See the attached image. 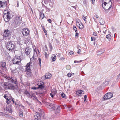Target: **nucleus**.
Returning <instances> with one entry per match:
<instances>
[{"label":"nucleus","instance_id":"2","mask_svg":"<svg viewBox=\"0 0 120 120\" xmlns=\"http://www.w3.org/2000/svg\"><path fill=\"white\" fill-rule=\"evenodd\" d=\"M5 78L8 80L9 82L14 83L16 84L17 83L16 78L15 77H11V78L8 76L5 75Z\"/></svg>","mask_w":120,"mask_h":120},{"label":"nucleus","instance_id":"25","mask_svg":"<svg viewBox=\"0 0 120 120\" xmlns=\"http://www.w3.org/2000/svg\"><path fill=\"white\" fill-rule=\"evenodd\" d=\"M51 58L52 59V61H54L56 60V56L54 54L52 55L51 57Z\"/></svg>","mask_w":120,"mask_h":120},{"label":"nucleus","instance_id":"24","mask_svg":"<svg viewBox=\"0 0 120 120\" xmlns=\"http://www.w3.org/2000/svg\"><path fill=\"white\" fill-rule=\"evenodd\" d=\"M100 19L99 22L100 24L102 25H103L105 23V22L104 20L102 18Z\"/></svg>","mask_w":120,"mask_h":120},{"label":"nucleus","instance_id":"49","mask_svg":"<svg viewBox=\"0 0 120 120\" xmlns=\"http://www.w3.org/2000/svg\"><path fill=\"white\" fill-rule=\"evenodd\" d=\"M4 97L6 99H7L8 98V96H7L6 95H4Z\"/></svg>","mask_w":120,"mask_h":120},{"label":"nucleus","instance_id":"7","mask_svg":"<svg viewBox=\"0 0 120 120\" xmlns=\"http://www.w3.org/2000/svg\"><path fill=\"white\" fill-rule=\"evenodd\" d=\"M3 16L5 21L6 22L9 21L10 19V17L8 12H7V13H5L3 15Z\"/></svg>","mask_w":120,"mask_h":120},{"label":"nucleus","instance_id":"19","mask_svg":"<svg viewBox=\"0 0 120 120\" xmlns=\"http://www.w3.org/2000/svg\"><path fill=\"white\" fill-rule=\"evenodd\" d=\"M1 65L3 68H6V65L5 61H1Z\"/></svg>","mask_w":120,"mask_h":120},{"label":"nucleus","instance_id":"32","mask_svg":"<svg viewBox=\"0 0 120 120\" xmlns=\"http://www.w3.org/2000/svg\"><path fill=\"white\" fill-rule=\"evenodd\" d=\"M5 4V3L0 1V5L1 7H3Z\"/></svg>","mask_w":120,"mask_h":120},{"label":"nucleus","instance_id":"39","mask_svg":"<svg viewBox=\"0 0 120 120\" xmlns=\"http://www.w3.org/2000/svg\"><path fill=\"white\" fill-rule=\"evenodd\" d=\"M62 97L63 98H64L65 97V95L63 93H62L61 94Z\"/></svg>","mask_w":120,"mask_h":120},{"label":"nucleus","instance_id":"42","mask_svg":"<svg viewBox=\"0 0 120 120\" xmlns=\"http://www.w3.org/2000/svg\"><path fill=\"white\" fill-rule=\"evenodd\" d=\"M38 61H39V64L40 65V64H41V60L40 59V58H38Z\"/></svg>","mask_w":120,"mask_h":120},{"label":"nucleus","instance_id":"37","mask_svg":"<svg viewBox=\"0 0 120 120\" xmlns=\"http://www.w3.org/2000/svg\"><path fill=\"white\" fill-rule=\"evenodd\" d=\"M65 59V58L64 57H61L60 59V60L62 61H64Z\"/></svg>","mask_w":120,"mask_h":120},{"label":"nucleus","instance_id":"23","mask_svg":"<svg viewBox=\"0 0 120 120\" xmlns=\"http://www.w3.org/2000/svg\"><path fill=\"white\" fill-rule=\"evenodd\" d=\"M52 109L54 110H58V106L54 104Z\"/></svg>","mask_w":120,"mask_h":120},{"label":"nucleus","instance_id":"27","mask_svg":"<svg viewBox=\"0 0 120 120\" xmlns=\"http://www.w3.org/2000/svg\"><path fill=\"white\" fill-rule=\"evenodd\" d=\"M27 95V96H28L29 97H30L31 98H32V97L33 96V97H34L36 99H37V98L35 96H34L32 94L31 95H30V94L29 93V94H28Z\"/></svg>","mask_w":120,"mask_h":120},{"label":"nucleus","instance_id":"46","mask_svg":"<svg viewBox=\"0 0 120 120\" xmlns=\"http://www.w3.org/2000/svg\"><path fill=\"white\" fill-rule=\"evenodd\" d=\"M43 30L44 31V32H45V33H46V31L45 30V29L44 28H43ZM47 34L46 33V34H45V35H46Z\"/></svg>","mask_w":120,"mask_h":120},{"label":"nucleus","instance_id":"21","mask_svg":"<svg viewBox=\"0 0 120 120\" xmlns=\"http://www.w3.org/2000/svg\"><path fill=\"white\" fill-rule=\"evenodd\" d=\"M87 15H83L82 16L83 19L85 21V22L86 23L87 22L86 21V19L87 18Z\"/></svg>","mask_w":120,"mask_h":120},{"label":"nucleus","instance_id":"9","mask_svg":"<svg viewBox=\"0 0 120 120\" xmlns=\"http://www.w3.org/2000/svg\"><path fill=\"white\" fill-rule=\"evenodd\" d=\"M22 33L24 36H26L29 34V30L27 28H24L22 30Z\"/></svg>","mask_w":120,"mask_h":120},{"label":"nucleus","instance_id":"52","mask_svg":"<svg viewBox=\"0 0 120 120\" xmlns=\"http://www.w3.org/2000/svg\"><path fill=\"white\" fill-rule=\"evenodd\" d=\"M81 50L80 49H79L78 50V53L79 54L81 53Z\"/></svg>","mask_w":120,"mask_h":120},{"label":"nucleus","instance_id":"1","mask_svg":"<svg viewBox=\"0 0 120 120\" xmlns=\"http://www.w3.org/2000/svg\"><path fill=\"white\" fill-rule=\"evenodd\" d=\"M106 2H104L103 4L102 3V5L103 8L105 10V12L107 13L109 11V10L111 8L112 5V0H104Z\"/></svg>","mask_w":120,"mask_h":120},{"label":"nucleus","instance_id":"8","mask_svg":"<svg viewBox=\"0 0 120 120\" xmlns=\"http://www.w3.org/2000/svg\"><path fill=\"white\" fill-rule=\"evenodd\" d=\"M113 96V94L112 93H108L106 94L103 98L104 100H107L111 98Z\"/></svg>","mask_w":120,"mask_h":120},{"label":"nucleus","instance_id":"30","mask_svg":"<svg viewBox=\"0 0 120 120\" xmlns=\"http://www.w3.org/2000/svg\"><path fill=\"white\" fill-rule=\"evenodd\" d=\"M31 64L32 63H31V62H29L27 64L26 67H30L31 66Z\"/></svg>","mask_w":120,"mask_h":120},{"label":"nucleus","instance_id":"12","mask_svg":"<svg viewBox=\"0 0 120 120\" xmlns=\"http://www.w3.org/2000/svg\"><path fill=\"white\" fill-rule=\"evenodd\" d=\"M31 50L30 48H27L25 49V52L26 55H29L30 54L31 52Z\"/></svg>","mask_w":120,"mask_h":120},{"label":"nucleus","instance_id":"43","mask_svg":"<svg viewBox=\"0 0 120 120\" xmlns=\"http://www.w3.org/2000/svg\"><path fill=\"white\" fill-rule=\"evenodd\" d=\"M82 61V60H80L79 61H75L74 62V63H79Z\"/></svg>","mask_w":120,"mask_h":120},{"label":"nucleus","instance_id":"61","mask_svg":"<svg viewBox=\"0 0 120 120\" xmlns=\"http://www.w3.org/2000/svg\"><path fill=\"white\" fill-rule=\"evenodd\" d=\"M118 77L119 78H120V73L118 75Z\"/></svg>","mask_w":120,"mask_h":120},{"label":"nucleus","instance_id":"36","mask_svg":"<svg viewBox=\"0 0 120 120\" xmlns=\"http://www.w3.org/2000/svg\"><path fill=\"white\" fill-rule=\"evenodd\" d=\"M81 22H80V20L79 19H78L76 21V25H78V24H79L80 23H81Z\"/></svg>","mask_w":120,"mask_h":120},{"label":"nucleus","instance_id":"15","mask_svg":"<svg viewBox=\"0 0 120 120\" xmlns=\"http://www.w3.org/2000/svg\"><path fill=\"white\" fill-rule=\"evenodd\" d=\"M8 89H14V85L10 83L8 84Z\"/></svg>","mask_w":120,"mask_h":120},{"label":"nucleus","instance_id":"54","mask_svg":"<svg viewBox=\"0 0 120 120\" xmlns=\"http://www.w3.org/2000/svg\"><path fill=\"white\" fill-rule=\"evenodd\" d=\"M32 89L33 90H36L37 89V88L35 87L34 86L32 87Z\"/></svg>","mask_w":120,"mask_h":120},{"label":"nucleus","instance_id":"29","mask_svg":"<svg viewBox=\"0 0 120 120\" xmlns=\"http://www.w3.org/2000/svg\"><path fill=\"white\" fill-rule=\"evenodd\" d=\"M111 36L110 34H108L106 35L107 39L110 40L111 39Z\"/></svg>","mask_w":120,"mask_h":120},{"label":"nucleus","instance_id":"17","mask_svg":"<svg viewBox=\"0 0 120 120\" xmlns=\"http://www.w3.org/2000/svg\"><path fill=\"white\" fill-rule=\"evenodd\" d=\"M104 52V50L102 49H100L98 52L97 53L98 55H99L103 53Z\"/></svg>","mask_w":120,"mask_h":120},{"label":"nucleus","instance_id":"31","mask_svg":"<svg viewBox=\"0 0 120 120\" xmlns=\"http://www.w3.org/2000/svg\"><path fill=\"white\" fill-rule=\"evenodd\" d=\"M66 68L67 70H69L71 68V66L69 65H67L66 66Z\"/></svg>","mask_w":120,"mask_h":120},{"label":"nucleus","instance_id":"26","mask_svg":"<svg viewBox=\"0 0 120 120\" xmlns=\"http://www.w3.org/2000/svg\"><path fill=\"white\" fill-rule=\"evenodd\" d=\"M51 92L53 94H56L57 93L56 90L55 89H52L51 90Z\"/></svg>","mask_w":120,"mask_h":120},{"label":"nucleus","instance_id":"16","mask_svg":"<svg viewBox=\"0 0 120 120\" xmlns=\"http://www.w3.org/2000/svg\"><path fill=\"white\" fill-rule=\"evenodd\" d=\"M83 92V91L82 90H79L76 92V94L79 96H81L82 95V92Z\"/></svg>","mask_w":120,"mask_h":120},{"label":"nucleus","instance_id":"3","mask_svg":"<svg viewBox=\"0 0 120 120\" xmlns=\"http://www.w3.org/2000/svg\"><path fill=\"white\" fill-rule=\"evenodd\" d=\"M10 31L8 29L4 31L3 36L4 39L6 40H8L10 39Z\"/></svg>","mask_w":120,"mask_h":120},{"label":"nucleus","instance_id":"18","mask_svg":"<svg viewBox=\"0 0 120 120\" xmlns=\"http://www.w3.org/2000/svg\"><path fill=\"white\" fill-rule=\"evenodd\" d=\"M78 25H77V26L79 28V29H82L83 28V25L82 22L79 24Z\"/></svg>","mask_w":120,"mask_h":120},{"label":"nucleus","instance_id":"40","mask_svg":"<svg viewBox=\"0 0 120 120\" xmlns=\"http://www.w3.org/2000/svg\"><path fill=\"white\" fill-rule=\"evenodd\" d=\"M23 43H24V40H22L21 41H20V42L19 43L20 44H23Z\"/></svg>","mask_w":120,"mask_h":120},{"label":"nucleus","instance_id":"51","mask_svg":"<svg viewBox=\"0 0 120 120\" xmlns=\"http://www.w3.org/2000/svg\"><path fill=\"white\" fill-rule=\"evenodd\" d=\"M95 0H91V2L93 4H94Z\"/></svg>","mask_w":120,"mask_h":120},{"label":"nucleus","instance_id":"58","mask_svg":"<svg viewBox=\"0 0 120 120\" xmlns=\"http://www.w3.org/2000/svg\"><path fill=\"white\" fill-rule=\"evenodd\" d=\"M72 108L71 107H69L68 109L69 111H71L72 110Z\"/></svg>","mask_w":120,"mask_h":120},{"label":"nucleus","instance_id":"10","mask_svg":"<svg viewBox=\"0 0 120 120\" xmlns=\"http://www.w3.org/2000/svg\"><path fill=\"white\" fill-rule=\"evenodd\" d=\"M35 120H40L41 115L38 112H36L34 115Z\"/></svg>","mask_w":120,"mask_h":120},{"label":"nucleus","instance_id":"35","mask_svg":"<svg viewBox=\"0 0 120 120\" xmlns=\"http://www.w3.org/2000/svg\"><path fill=\"white\" fill-rule=\"evenodd\" d=\"M34 56H33L32 58H30V62H31V63H32V62H33L34 61Z\"/></svg>","mask_w":120,"mask_h":120},{"label":"nucleus","instance_id":"33","mask_svg":"<svg viewBox=\"0 0 120 120\" xmlns=\"http://www.w3.org/2000/svg\"><path fill=\"white\" fill-rule=\"evenodd\" d=\"M30 67H26V70L27 72H30Z\"/></svg>","mask_w":120,"mask_h":120},{"label":"nucleus","instance_id":"44","mask_svg":"<svg viewBox=\"0 0 120 120\" xmlns=\"http://www.w3.org/2000/svg\"><path fill=\"white\" fill-rule=\"evenodd\" d=\"M87 98V96L86 95H84V101H86V98Z\"/></svg>","mask_w":120,"mask_h":120},{"label":"nucleus","instance_id":"47","mask_svg":"<svg viewBox=\"0 0 120 120\" xmlns=\"http://www.w3.org/2000/svg\"><path fill=\"white\" fill-rule=\"evenodd\" d=\"M8 83L5 82H4V85L5 86H7V87H8Z\"/></svg>","mask_w":120,"mask_h":120},{"label":"nucleus","instance_id":"14","mask_svg":"<svg viewBox=\"0 0 120 120\" xmlns=\"http://www.w3.org/2000/svg\"><path fill=\"white\" fill-rule=\"evenodd\" d=\"M51 76V74L49 73H46L45 75V77L46 79H48L50 78Z\"/></svg>","mask_w":120,"mask_h":120},{"label":"nucleus","instance_id":"20","mask_svg":"<svg viewBox=\"0 0 120 120\" xmlns=\"http://www.w3.org/2000/svg\"><path fill=\"white\" fill-rule=\"evenodd\" d=\"M40 19L41 18L42 19H43L44 17V13L42 12H40Z\"/></svg>","mask_w":120,"mask_h":120},{"label":"nucleus","instance_id":"22","mask_svg":"<svg viewBox=\"0 0 120 120\" xmlns=\"http://www.w3.org/2000/svg\"><path fill=\"white\" fill-rule=\"evenodd\" d=\"M52 109L54 110H58V106L54 104Z\"/></svg>","mask_w":120,"mask_h":120},{"label":"nucleus","instance_id":"4","mask_svg":"<svg viewBox=\"0 0 120 120\" xmlns=\"http://www.w3.org/2000/svg\"><path fill=\"white\" fill-rule=\"evenodd\" d=\"M7 48L10 51L13 50L15 48V45L11 41H9L7 44Z\"/></svg>","mask_w":120,"mask_h":120},{"label":"nucleus","instance_id":"45","mask_svg":"<svg viewBox=\"0 0 120 120\" xmlns=\"http://www.w3.org/2000/svg\"><path fill=\"white\" fill-rule=\"evenodd\" d=\"M55 94H53L52 93H51L50 94V95L51 97L52 98H53L54 95Z\"/></svg>","mask_w":120,"mask_h":120},{"label":"nucleus","instance_id":"63","mask_svg":"<svg viewBox=\"0 0 120 120\" xmlns=\"http://www.w3.org/2000/svg\"><path fill=\"white\" fill-rule=\"evenodd\" d=\"M55 40H56V42H57V43H58V42H59V41H58L57 40V39H55Z\"/></svg>","mask_w":120,"mask_h":120},{"label":"nucleus","instance_id":"6","mask_svg":"<svg viewBox=\"0 0 120 120\" xmlns=\"http://www.w3.org/2000/svg\"><path fill=\"white\" fill-rule=\"evenodd\" d=\"M12 61L13 64H18L21 62V60L19 56H15L13 59Z\"/></svg>","mask_w":120,"mask_h":120},{"label":"nucleus","instance_id":"59","mask_svg":"<svg viewBox=\"0 0 120 120\" xmlns=\"http://www.w3.org/2000/svg\"><path fill=\"white\" fill-rule=\"evenodd\" d=\"M60 53H58V54L57 56L58 57H60Z\"/></svg>","mask_w":120,"mask_h":120},{"label":"nucleus","instance_id":"41","mask_svg":"<svg viewBox=\"0 0 120 120\" xmlns=\"http://www.w3.org/2000/svg\"><path fill=\"white\" fill-rule=\"evenodd\" d=\"M6 103L8 104H9L10 103V101L9 100V99L8 98L7 99H6Z\"/></svg>","mask_w":120,"mask_h":120},{"label":"nucleus","instance_id":"13","mask_svg":"<svg viewBox=\"0 0 120 120\" xmlns=\"http://www.w3.org/2000/svg\"><path fill=\"white\" fill-rule=\"evenodd\" d=\"M54 104L52 103H47V107L50 109H52L53 107Z\"/></svg>","mask_w":120,"mask_h":120},{"label":"nucleus","instance_id":"28","mask_svg":"<svg viewBox=\"0 0 120 120\" xmlns=\"http://www.w3.org/2000/svg\"><path fill=\"white\" fill-rule=\"evenodd\" d=\"M74 75V73H68L67 74V76L69 77H71V75Z\"/></svg>","mask_w":120,"mask_h":120},{"label":"nucleus","instance_id":"11","mask_svg":"<svg viewBox=\"0 0 120 120\" xmlns=\"http://www.w3.org/2000/svg\"><path fill=\"white\" fill-rule=\"evenodd\" d=\"M38 85V87L41 89L43 88L44 87V83L42 81H41L39 82Z\"/></svg>","mask_w":120,"mask_h":120},{"label":"nucleus","instance_id":"5","mask_svg":"<svg viewBox=\"0 0 120 120\" xmlns=\"http://www.w3.org/2000/svg\"><path fill=\"white\" fill-rule=\"evenodd\" d=\"M14 22L15 24L16 25H19L21 22L22 18L20 16H17L14 19Z\"/></svg>","mask_w":120,"mask_h":120},{"label":"nucleus","instance_id":"60","mask_svg":"<svg viewBox=\"0 0 120 120\" xmlns=\"http://www.w3.org/2000/svg\"><path fill=\"white\" fill-rule=\"evenodd\" d=\"M79 35V34L77 33V32L76 33V34H75V36H78Z\"/></svg>","mask_w":120,"mask_h":120},{"label":"nucleus","instance_id":"38","mask_svg":"<svg viewBox=\"0 0 120 120\" xmlns=\"http://www.w3.org/2000/svg\"><path fill=\"white\" fill-rule=\"evenodd\" d=\"M73 29L76 32L77 31V29L75 26H73Z\"/></svg>","mask_w":120,"mask_h":120},{"label":"nucleus","instance_id":"48","mask_svg":"<svg viewBox=\"0 0 120 120\" xmlns=\"http://www.w3.org/2000/svg\"><path fill=\"white\" fill-rule=\"evenodd\" d=\"M96 39V38H95L91 37V41H93V40L94 41Z\"/></svg>","mask_w":120,"mask_h":120},{"label":"nucleus","instance_id":"62","mask_svg":"<svg viewBox=\"0 0 120 120\" xmlns=\"http://www.w3.org/2000/svg\"><path fill=\"white\" fill-rule=\"evenodd\" d=\"M95 16L96 18H98L99 17V16L98 15H96Z\"/></svg>","mask_w":120,"mask_h":120},{"label":"nucleus","instance_id":"57","mask_svg":"<svg viewBox=\"0 0 120 120\" xmlns=\"http://www.w3.org/2000/svg\"><path fill=\"white\" fill-rule=\"evenodd\" d=\"M93 35L95 36H97V34H96V33H95V32H94L93 33Z\"/></svg>","mask_w":120,"mask_h":120},{"label":"nucleus","instance_id":"56","mask_svg":"<svg viewBox=\"0 0 120 120\" xmlns=\"http://www.w3.org/2000/svg\"><path fill=\"white\" fill-rule=\"evenodd\" d=\"M20 110H19V114H20V115L21 116H22V112H19Z\"/></svg>","mask_w":120,"mask_h":120},{"label":"nucleus","instance_id":"34","mask_svg":"<svg viewBox=\"0 0 120 120\" xmlns=\"http://www.w3.org/2000/svg\"><path fill=\"white\" fill-rule=\"evenodd\" d=\"M37 56L36 52L35 51V50H34V54L33 56Z\"/></svg>","mask_w":120,"mask_h":120},{"label":"nucleus","instance_id":"64","mask_svg":"<svg viewBox=\"0 0 120 120\" xmlns=\"http://www.w3.org/2000/svg\"><path fill=\"white\" fill-rule=\"evenodd\" d=\"M11 100H12V101L13 102V103H14V101L13 100V98H12Z\"/></svg>","mask_w":120,"mask_h":120},{"label":"nucleus","instance_id":"50","mask_svg":"<svg viewBox=\"0 0 120 120\" xmlns=\"http://www.w3.org/2000/svg\"><path fill=\"white\" fill-rule=\"evenodd\" d=\"M25 93L26 95L29 94V93L27 91H26L25 92Z\"/></svg>","mask_w":120,"mask_h":120},{"label":"nucleus","instance_id":"55","mask_svg":"<svg viewBox=\"0 0 120 120\" xmlns=\"http://www.w3.org/2000/svg\"><path fill=\"white\" fill-rule=\"evenodd\" d=\"M47 20L50 23H51V22L52 21H51V20L50 19H48Z\"/></svg>","mask_w":120,"mask_h":120},{"label":"nucleus","instance_id":"53","mask_svg":"<svg viewBox=\"0 0 120 120\" xmlns=\"http://www.w3.org/2000/svg\"><path fill=\"white\" fill-rule=\"evenodd\" d=\"M69 53L71 55L73 53V51H70L69 52Z\"/></svg>","mask_w":120,"mask_h":120}]
</instances>
